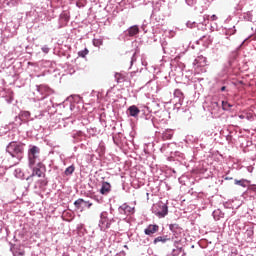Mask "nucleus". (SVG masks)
<instances>
[{"instance_id":"obj_1","label":"nucleus","mask_w":256,"mask_h":256,"mask_svg":"<svg viewBox=\"0 0 256 256\" xmlns=\"http://www.w3.org/2000/svg\"><path fill=\"white\" fill-rule=\"evenodd\" d=\"M7 153L11 155L12 161L9 163V167H15V165H19L21 159H23V153L25 148L23 144H18L17 142H10L6 148Z\"/></svg>"},{"instance_id":"obj_2","label":"nucleus","mask_w":256,"mask_h":256,"mask_svg":"<svg viewBox=\"0 0 256 256\" xmlns=\"http://www.w3.org/2000/svg\"><path fill=\"white\" fill-rule=\"evenodd\" d=\"M39 153H41V150L37 146H33L28 151V161H29V167H33L37 161H39Z\"/></svg>"},{"instance_id":"obj_3","label":"nucleus","mask_w":256,"mask_h":256,"mask_svg":"<svg viewBox=\"0 0 256 256\" xmlns=\"http://www.w3.org/2000/svg\"><path fill=\"white\" fill-rule=\"evenodd\" d=\"M44 168L45 165H43L41 162H38L36 167L32 168V174L27 178V181H29V179H33V177H45V172H43Z\"/></svg>"},{"instance_id":"obj_4","label":"nucleus","mask_w":256,"mask_h":256,"mask_svg":"<svg viewBox=\"0 0 256 256\" xmlns=\"http://www.w3.org/2000/svg\"><path fill=\"white\" fill-rule=\"evenodd\" d=\"M118 210L121 215H133L135 213V207H131L127 203L122 204Z\"/></svg>"},{"instance_id":"obj_5","label":"nucleus","mask_w":256,"mask_h":256,"mask_svg":"<svg viewBox=\"0 0 256 256\" xmlns=\"http://www.w3.org/2000/svg\"><path fill=\"white\" fill-rule=\"evenodd\" d=\"M115 79L117 83H125V81H129V73L127 72H118L115 74Z\"/></svg>"},{"instance_id":"obj_6","label":"nucleus","mask_w":256,"mask_h":256,"mask_svg":"<svg viewBox=\"0 0 256 256\" xmlns=\"http://www.w3.org/2000/svg\"><path fill=\"white\" fill-rule=\"evenodd\" d=\"M159 231V225L157 224H150L145 230V235H154V233H157Z\"/></svg>"},{"instance_id":"obj_7","label":"nucleus","mask_w":256,"mask_h":256,"mask_svg":"<svg viewBox=\"0 0 256 256\" xmlns=\"http://www.w3.org/2000/svg\"><path fill=\"white\" fill-rule=\"evenodd\" d=\"M169 229H170V231H172V233L176 239L179 238L181 231H183V229H181L179 227V224H170Z\"/></svg>"},{"instance_id":"obj_8","label":"nucleus","mask_w":256,"mask_h":256,"mask_svg":"<svg viewBox=\"0 0 256 256\" xmlns=\"http://www.w3.org/2000/svg\"><path fill=\"white\" fill-rule=\"evenodd\" d=\"M111 191V184L109 182H103L102 187L100 189L101 195H107Z\"/></svg>"},{"instance_id":"obj_9","label":"nucleus","mask_w":256,"mask_h":256,"mask_svg":"<svg viewBox=\"0 0 256 256\" xmlns=\"http://www.w3.org/2000/svg\"><path fill=\"white\" fill-rule=\"evenodd\" d=\"M160 209H161V211H158V212L156 213V215H157L158 217H160V218L165 217V216L169 213V210H168V208H167V205H165V204L160 205Z\"/></svg>"},{"instance_id":"obj_10","label":"nucleus","mask_w":256,"mask_h":256,"mask_svg":"<svg viewBox=\"0 0 256 256\" xmlns=\"http://www.w3.org/2000/svg\"><path fill=\"white\" fill-rule=\"evenodd\" d=\"M100 227L101 229H109L111 227V223L107 221V217L103 214H101Z\"/></svg>"},{"instance_id":"obj_11","label":"nucleus","mask_w":256,"mask_h":256,"mask_svg":"<svg viewBox=\"0 0 256 256\" xmlns=\"http://www.w3.org/2000/svg\"><path fill=\"white\" fill-rule=\"evenodd\" d=\"M128 111H129L131 117H138L139 113H141V110H139V108L135 105L130 106L128 108Z\"/></svg>"},{"instance_id":"obj_12","label":"nucleus","mask_w":256,"mask_h":256,"mask_svg":"<svg viewBox=\"0 0 256 256\" xmlns=\"http://www.w3.org/2000/svg\"><path fill=\"white\" fill-rule=\"evenodd\" d=\"M138 33H139V26H137V25L131 26L128 29L129 37H135V35H138Z\"/></svg>"},{"instance_id":"obj_13","label":"nucleus","mask_w":256,"mask_h":256,"mask_svg":"<svg viewBox=\"0 0 256 256\" xmlns=\"http://www.w3.org/2000/svg\"><path fill=\"white\" fill-rule=\"evenodd\" d=\"M169 241V238L158 236L154 239V245H157V243H167Z\"/></svg>"},{"instance_id":"obj_14","label":"nucleus","mask_w":256,"mask_h":256,"mask_svg":"<svg viewBox=\"0 0 256 256\" xmlns=\"http://www.w3.org/2000/svg\"><path fill=\"white\" fill-rule=\"evenodd\" d=\"M235 185H240V187H247V183H250L249 180L241 179V180H234Z\"/></svg>"},{"instance_id":"obj_15","label":"nucleus","mask_w":256,"mask_h":256,"mask_svg":"<svg viewBox=\"0 0 256 256\" xmlns=\"http://www.w3.org/2000/svg\"><path fill=\"white\" fill-rule=\"evenodd\" d=\"M231 107H233V105H231L229 102L222 101V109L224 111H229V109H231Z\"/></svg>"},{"instance_id":"obj_16","label":"nucleus","mask_w":256,"mask_h":256,"mask_svg":"<svg viewBox=\"0 0 256 256\" xmlns=\"http://www.w3.org/2000/svg\"><path fill=\"white\" fill-rule=\"evenodd\" d=\"M75 172V166L71 165L68 168H66L65 170V175H73V173Z\"/></svg>"},{"instance_id":"obj_17","label":"nucleus","mask_w":256,"mask_h":256,"mask_svg":"<svg viewBox=\"0 0 256 256\" xmlns=\"http://www.w3.org/2000/svg\"><path fill=\"white\" fill-rule=\"evenodd\" d=\"M82 203H85V200H83L82 198H79L74 202V206L76 207V209H81Z\"/></svg>"},{"instance_id":"obj_18","label":"nucleus","mask_w":256,"mask_h":256,"mask_svg":"<svg viewBox=\"0 0 256 256\" xmlns=\"http://www.w3.org/2000/svg\"><path fill=\"white\" fill-rule=\"evenodd\" d=\"M87 55H89V50L87 48L78 52L79 57H87Z\"/></svg>"},{"instance_id":"obj_19","label":"nucleus","mask_w":256,"mask_h":256,"mask_svg":"<svg viewBox=\"0 0 256 256\" xmlns=\"http://www.w3.org/2000/svg\"><path fill=\"white\" fill-rule=\"evenodd\" d=\"M93 45L95 47H101V45H103V40H101V39H94L93 40Z\"/></svg>"},{"instance_id":"obj_20","label":"nucleus","mask_w":256,"mask_h":256,"mask_svg":"<svg viewBox=\"0 0 256 256\" xmlns=\"http://www.w3.org/2000/svg\"><path fill=\"white\" fill-rule=\"evenodd\" d=\"M246 17H248V21H251L252 23H255V21L253 20V15L251 14V12H248L246 14Z\"/></svg>"},{"instance_id":"obj_21","label":"nucleus","mask_w":256,"mask_h":256,"mask_svg":"<svg viewBox=\"0 0 256 256\" xmlns=\"http://www.w3.org/2000/svg\"><path fill=\"white\" fill-rule=\"evenodd\" d=\"M248 190L253 191V193H256V185L252 184V185L248 186Z\"/></svg>"},{"instance_id":"obj_22","label":"nucleus","mask_w":256,"mask_h":256,"mask_svg":"<svg viewBox=\"0 0 256 256\" xmlns=\"http://www.w3.org/2000/svg\"><path fill=\"white\" fill-rule=\"evenodd\" d=\"M31 116V113H29V112H23L22 113V117H30Z\"/></svg>"},{"instance_id":"obj_23","label":"nucleus","mask_w":256,"mask_h":256,"mask_svg":"<svg viewBox=\"0 0 256 256\" xmlns=\"http://www.w3.org/2000/svg\"><path fill=\"white\" fill-rule=\"evenodd\" d=\"M84 203L87 204L88 209H91L93 207V203L85 201Z\"/></svg>"},{"instance_id":"obj_24","label":"nucleus","mask_w":256,"mask_h":256,"mask_svg":"<svg viewBox=\"0 0 256 256\" xmlns=\"http://www.w3.org/2000/svg\"><path fill=\"white\" fill-rule=\"evenodd\" d=\"M42 51H43V53H49V48L48 47H43Z\"/></svg>"},{"instance_id":"obj_25","label":"nucleus","mask_w":256,"mask_h":256,"mask_svg":"<svg viewBox=\"0 0 256 256\" xmlns=\"http://www.w3.org/2000/svg\"><path fill=\"white\" fill-rule=\"evenodd\" d=\"M211 20H212V21H217V15H215V14L212 15V16H211Z\"/></svg>"},{"instance_id":"obj_26","label":"nucleus","mask_w":256,"mask_h":256,"mask_svg":"<svg viewBox=\"0 0 256 256\" xmlns=\"http://www.w3.org/2000/svg\"><path fill=\"white\" fill-rule=\"evenodd\" d=\"M19 255H20V256L25 255V251L20 252Z\"/></svg>"},{"instance_id":"obj_27","label":"nucleus","mask_w":256,"mask_h":256,"mask_svg":"<svg viewBox=\"0 0 256 256\" xmlns=\"http://www.w3.org/2000/svg\"><path fill=\"white\" fill-rule=\"evenodd\" d=\"M239 118L240 119H245V116L244 115H240Z\"/></svg>"},{"instance_id":"obj_28","label":"nucleus","mask_w":256,"mask_h":256,"mask_svg":"<svg viewBox=\"0 0 256 256\" xmlns=\"http://www.w3.org/2000/svg\"><path fill=\"white\" fill-rule=\"evenodd\" d=\"M133 75H135V72L130 73V77H133Z\"/></svg>"},{"instance_id":"obj_29","label":"nucleus","mask_w":256,"mask_h":256,"mask_svg":"<svg viewBox=\"0 0 256 256\" xmlns=\"http://www.w3.org/2000/svg\"><path fill=\"white\" fill-rule=\"evenodd\" d=\"M225 89H226V87H225V86H223V87L221 88V91H225Z\"/></svg>"},{"instance_id":"obj_30","label":"nucleus","mask_w":256,"mask_h":256,"mask_svg":"<svg viewBox=\"0 0 256 256\" xmlns=\"http://www.w3.org/2000/svg\"><path fill=\"white\" fill-rule=\"evenodd\" d=\"M253 40L256 41V35L253 37Z\"/></svg>"},{"instance_id":"obj_31","label":"nucleus","mask_w":256,"mask_h":256,"mask_svg":"<svg viewBox=\"0 0 256 256\" xmlns=\"http://www.w3.org/2000/svg\"><path fill=\"white\" fill-rule=\"evenodd\" d=\"M187 1V3H189L191 0H186Z\"/></svg>"}]
</instances>
